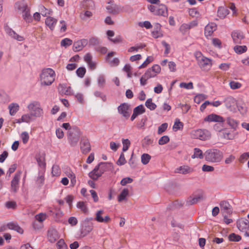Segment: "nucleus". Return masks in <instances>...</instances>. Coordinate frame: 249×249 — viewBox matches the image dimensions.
<instances>
[{"label":"nucleus","instance_id":"09e8293b","mask_svg":"<svg viewBox=\"0 0 249 249\" xmlns=\"http://www.w3.org/2000/svg\"><path fill=\"white\" fill-rule=\"evenodd\" d=\"M202 196H198L193 198L190 197L188 199L187 201V203L188 205H192L198 202L200 199H201Z\"/></svg>","mask_w":249,"mask_h":249},{"label":"nucleus","instance_id":"aec40b11","mask_svg":"<svg viewBox=\"0 0 249 249\" xmlns=\"http://www.w3.org/2000/svg\"><path fill=\"white\" fill-rule=\"evenodd\" d=\"M104 213V211L99 210L96 213L95 220L100 223H107L110 220V218L108 215H106L103 216L102 215Z\"/></svg>","mask_w":249,"mask_h":249},{"label":"nucleus","instance_id":"4468645a","mask_svg":"<svg viewBox=\"0 0 249 249\" xmlns=\"http://www.w3.org/2000/svg\"><path fill=\"white\" fill-rule=\"evenodd\" d=\"M160 71L161 69L159 65H154L151 68L148 69L144 74L150 79L156 76L160 72Z\"/></svg>","mask_w":249,"mask_h":249},{"label":"nucleus","instance_id":"a211bd4d","mask_svg":"<svg viewBox=\"0 0 249 249\" xmlns=\"http://www.w3.org/2000/svg\"><path fill=\"white\" fill-rule=\"evenodd\" d=\"M84 61L87 64L89 69L94 70L96 68L97 62L92 61V55L89 53H87L84 56Z\"/></svg>","mask_w":249,"mask_h":249},{"label":"nucleus","instance_id":"20e7f679","mask_svg":"<svg viewBox=\"0 0 249 249\" xmlns=\"http://www.w3.org/2000/svg\"><path fill=\"white\" fill-rule=\"evenodd\" d=\"M190 136L193 139H198L202 141H206L211 138V132L205 128H198L192 130Z\"/></svg>","mask_w":249,"mask_h":249},{"label":"nucleus","instance_id":"e2e57ef3","mask_svg":"<svg viewBox=\"0 0 249 249\" xmlns=\"http://www.w3.org/2000/svg\"><path fill=\"white\" fill-rule=\"evenodd\" d=\"M58 249H68L67 246L63 239H60L56 244Z\"/></svg>","mask_w":249,"mask_h":249},{"label":"nucleus","instance_id":"c85d7f7f","mask_svg":"<svg viewBox=\"0 0 249 249\" xmlns=\"http://www.w3.org/2000/svg\"><path fill=\"white\" fill-rule=\"evenodd\" d=\"M98 166H95L94 169L89 173V176L94 180H96L102 174L98 169Z\"/></svg>","mask_w":249,"mask_h":249},{"label":"nucleus","instance_id":"a18cd8bd","mask_svg":"<svg viewBox=\"0 0 249 249\" xmlns=\"http://www.w3.org/2000/svg\"><path fill=\"white\" fill-rule=\"evenodd\" d=\"M183 127V123L180 122L179 119H176L173 127V128L174 130V131H177L178 130L182 129Z\"/></svg>","mask_w":249,"mask_h":249},{"label":"nucleus","instance_id":"69168bd1","mask_svg":"<svg viewBox=\"0 0 249 249\" xmlns=\"http://www.w3.org/2000/svg\"><path fill=\"white\" fill-rule=\"evenodd\" d=\"M20 137L24 144H26L28 142L29 139V136L27 132H23L20 135Z\"/></svg>","mask_w":249,"mask_h":249},{"label":"nucleus","instance_id":"79ce46f5","mask_svg":"<svg viewBox=\"0 0 249 249\" xmlns=\"http://www.w3.org/2000/svg\"><path fill=\"white\" fill-rule=\"evenodd\" d=\"M145 105L150 110H154L157 107V105L152 102L151 98L147 99L145 103Z\"/></svg>","mask_w":249,"mask_h":249},{"label":"nucleus","instance_id":"f704fd0d","mask_svg":"<svg viewBox=\"0 0 249 249\" xmlns=\"http://www.w3.org/2000/svg\"><path fill=\"white\" fill-rule=\"evenodd\" d=\"M14 7L16 9L23 12L24 11L28 9V7L26 4L21 1H18L15 3Z\"/></svg>","mask_w":249,"mask_h":249},{"label":"nucleus","instance_id":"423d86ee","mask_svg":"<svg viewBox=\"0 0 249 249\" xmlns=\"http://www.w3.org/2000/svg\"><path fill=\"white\" fill-rule=\"evenodd\" d=\"M148 10L153 15L167 17L168 16V9L167 6L163 4L160 3L157 5L150 4L147 6Z\"/></svg>","mask_w":249,"mask_h":249},{"label":"nucleus","instance_id":"f3484780","mask_svg":"<svg viewBox=\"0 0 249 249\" xmlns=\"http://www.w3.org/2000/svg\"><path fill=\"white\" fill-rule=\"evenodd\" d=\"M221 211L224 214H230L232 213L231 206L227 200H222L219 203Z\"/></svg>","mask_w":249,"mask_h":249},{"label":"nucleus","instance_id":"0eeeda50","mask_svg":"<svg viewBox=\"0 0 249 249\" xmlns=\"http://www.w3.org/2000/svg\"><path fill=\"white\" fill-rule=\"evenodd\" d=\"M80 135V131L76 127L68 131V140L71 146L74 147L77 145Z\"/></svg>","mask_w":249,"mask_h":249},{"label":"nucleus","instance_id":"6e6d98bb","mask_svg":"<svg viewBox=\"0 0 249 249\" xmlns=\"http://www.w3.org/2000/svg\"><path fill=\"white\" fill-rule=\"evenodd\" d=\"M179 87L181 88H184L187 89H192L194 88L193 84L192 82L188 83L181 82L179 84Z\"/></svg>","mask_w":249,"mask_h":249},{"label":"nucleus","instance_id":"39448f33","mask_svg":"<svg viewBox=\"0 0 249 249\" xmlns=\"http://www.w3.org/2000/svg\"><path fill=\"white\" fill-rule=\"evenodd\" d=\"M206 160L211 162H219L222 160L223 154L222 152L217 149H210L206 151L204 153Z\"/></svg>","mask_w":249,"mask_h":249},{"label":"nucleus","instance_id":"774afa93","mask_svg":"<svg viewBox=\"0 0 249 249\" xmlns=\"http://www.w3.org/2000/svg\"><path fill=\"white\" fill-rule=\"evenodd\" d=\"M94 95L97 97H100L103 102L107 101L106 95L99 91H95L94 92Z\"/></svg>","mask_w":249,"mask_h":249},{"label":"nucleus","instance_id":"680f3d73","mask_svg":"<svg viewBox=\"0 0 249 249\" xmlns=\"http://www.w3.org/2000/svg\"><path fill=\"white\" fill-rule=\"evenodd\" d=\"M189 14L192 17H198L200 16L199 13L196 8L190 9L189 10Z\"/></svg>","mask_w":249,"mask_h":249},{"label":"nucleus","instance_id":"9d476101","mask_svg":"<svg viewBox=\"0 0 249 249\" xmlns=\"http://www.w3.org/2000/svg\"><path fill=\"white\" fill-rule=\"evenodd\" d=\"M238 135V132L235 130L231 131L229 128H225L219 134V137L221 138L227 140H232L234 139Z\"/></svg>","mask_w":249,"mask_h":249},{"label":"nucleus","instance_id":"ddd939ff","mask_svg":"<svg viewBox=\"0 0 249 249\" xmlns=\"http://www.w3.org/2000/svg\"><path fill=\"white\" fill-rule=\"evenodd\" d=\"M223 102L226 107L231 111L235 109L237 103L236 100L232 96H229L225 98Z\"/></svg>","mask_w":249,"mask_h":249},{"label":"nucleus","instance_id":"ea45409f","mask_svg":"<svg viewBox=\"0 0 249 249\" xmlns=\"http://www.w3.org/2000/svg\"><path fill=\"white\" fill-rule=\"evenodd\" d=\"M16 121L18 124H21L22 123L29 124L32 122L29 119V116L28 115H27L26 114L22 115L21 118L17 119Z\"/></svg>","mask_w":249,"mask_h":249},{"label":"nucleus","instance_id":"a878e982","mask_svg":"<svg viewBox=\"0 0 249 249\" xmlns=\"http://www.w3.org/2000/svg\"><path fill=\"white\" fill-rule=\"evenodd\" d=\"M152 36L155 38L161 37L163 36L161 31V25L156 23L154 25V29L152 32Z\"/></svg>","mask_w":249,"mask_h":249},{"label":"nucleus","instance_id":"c756f323","mask_svg":"<svg viewBox=\"0 0 249 249\" xmlns=\"http://www.w3.org/2000/svg\"><path fill=\"white\" fill-rule=\"evenodd\" d=\"M8 108L10 115L14 116L19 110V106L17 103H13L9 105Z\"/></svg>","mask_w":249,"mask_h":249},{"label":"nucleus","instance_id":"7ed1b4c3","mask_svg":"<svg viewBox=\"0 0 249 249\" xmlns=\"http://www.w3.org/2000/svg\"><path fill=\"white\" fill-rule=\"evenodd\" d=\"M55 72L51 68L43 69L40 74L41 84L44 86L51 85L54 81Z\"/></svg>","mask_w":249,"mask_h":249},{"label":"nucleus","instance_id":"e433bc0d","mask_svg":"<svg viewBox=\"0 0 249 249\" xmlns=\"http://www.w3.org/2000/svg\"><path fill=\"white\" fill-rule=\"evenodd\" d=\"M22 18L28 23H31L33 21V18L30 14L29 8L22 12Z\"/></svg>","mask_w":249,"mask_h":249},{"label":"nucleus","instance_id":"bf43d9fd","mask_svg":"<svg viewBox=\"0 0 249 249\" xmlns=\"http://www.w3.org/2000/svg\"><path fill=\"white\" fill-rule=\"evenodd\" d=\"M229 239L231 241L238 242L241 240V237L240 235L232 233L229 235Z\"/></svg>","mask_w":249,"mask_h":249},{"label":"nucleus","instance_id":"1a4fd4ad","mask_svg":"<svg viewBox=\"0 0 249 249\" xmlns=\"http://www.w3.org/2000/svg\"><path fill=\"white\" fill-rule=\"evenodd\" d=\"M237 227L246 237H249V221L247 219H241L237 222Z\"/></svg>","mask_w":249,"mask_h":249},{"label":"nucleus","instance_id":"6e6552de","mask_svg":"<svg viewBox=\"0 0 249 249\" xmlns=\"http://www.w3.org/2000/svg\"><path fill=\"white\" fill-rule=\"evenodd\" d=\"M92 219V218H87L83 222L80 229L81 237L86 236L92 230L93 224L89 222Z\"/></svg>","mask_w":249,"mask_h":249},{"label":"nucleus","instance_id":"5701e85b","mask_svg":"<svg viewBox=\"0 0 249 249\" xmlns=\"http://www.w3.org/2000/svg\"><path fill=\"white\" fill-rule=\"evenodd\" d=\"M88 41L86 39H82L74 42L73 43V50L78 52L81 50L88 44Z\"/></svg>","mask_w":249,"mask_h":249},{"label":"nucleus","instance_id":"2eb2a0df","mask_svg":"<svg viewBox=\"0 0 249 249\" xmlns=\"http://www.w3.org/2000/svg\"><path fill=\"white\" fill-rule=\"evenodd\" d=\"M80 147L81 152L84 154H87L91 150L90 142L86 138H82L81 139Z\"/></svg>","mask_w":249,"mask_h":249},{"label":"nucleus","instance_id":"dca6fc26","mask_svg":"<svg viewBox=\"0 0 249 249\" xmlns=\"http://www.w3.org/2000/svg\"><path fill=\"white\" fill-rule=\"evenodd\" d=\"M108 3L110 4L107 6L106 8L108 12L110 14H116L121 12L126 11L125 7H121L117 4L110 3V2H108Z\"/></svg>","mask_w":249,"mask_h":249},{"label":"nucleus","instance_id":"f8f14e48","mask_svg":"<svg viewBox=\"0 0 249 249\" xmlns=\"http://www.w3.org/2000/svg\"><path fill=\"white\" fill-rule=\"evenodd\" d=\"M197 63L199 67L205 71L210 70L213 65L212 60L205 56L199 60Z\"/></svg>","mask_w":249,"mask_h":249},{"label":"nucleus","instance_id":"8fccbe9b","mask_svg":"<svg viewBox=\"0 0 249 249\" xmlns=\"http://www.w3.org/2000/svg\"><path fill=\"white\" fill-rule=\"evenodd\" d=\"M206 98V96L205 95L203 94H199L196 95L194 99V102L199 104H200L202 101H203L204 99H205Z\"/></svg>","mask_w":249,"mask_h":249},{"label":"nucleus","instance_id":"052dcab7","mask_svg":"<svg viewBox=\"0 0 249 249\" xmlns=\"http://www.w3.org/2000/svg\"><path fill=\"white\" fill-rule=\"evenodd\" d=\"M72 43V40L68 38H65L62 39L61 41V45L62 46L65 47V48L71 45Z\"/></svg>","mask_w":249,"mask_h":249},{"label":"nucleus","instance_id":"338daca9","mask_svg":"<svg viewBox=\"0 0 249 249\" xmlns=\"http://www.w3.org/2000/svg\"><path fill=\"white\" fill-rule=\"evenodd\" d=\"M168 124L167 123H163L160 126L158 127V134L160 135L163 132H164L167 128Z\"/></svg>","mask_w":249,"mask_h":249},{"label":"nucleus","instance_id":"3c124183","mask_svg":"<svg viewBox=\"0 0 249 249\" xmlns=\"http://www.w3.org/2000/svg\"><path fill=\"white\" fill-rule=\"evenodd\" d=\"M77 207L80 209L84 213H87L88 212V208L84 202H79L77 204Z\"/></svg>","mask_w":249,"mask_h":249},{"label":"nucleus","instance_id":"603ef678","mask_svg":"<svg viewBox=\"0 0 249 249\" xmlns=\"http://www.w3.org/2000/svg\"><path fill=\"white\" fill-rule=\"evenodd\" d=\"M151 159V156L148 154H143L141 156V161L144 165L147 164Z\"/></svg>","mask_w":249,"mask_h":249},{"label":"nucleus","instance_id":"cd10ccee","mask_svg":"<svg viewBox=\"0 0 249 249\" xmlns=\"http://www.w3.org/2000/svg\"><path fill=\"white\" fill-rule=\"evenodd\" d=\"M193 171V169L187 165L181 166L177 168L175 170L176 173L182 174H190Z\"/></svg>","mask_w":249,"mask_h":249},{"label":"nucleus","instance_id":"0e129e2a","mask_svg":"<svg viewBox=\"0 0 249 249\" xmlns=\"http://www.w3.org/2000/svg\"><path fill=\"white\" fill-rule=\"evenodd\" d=\"M46 214L45 213H39L35 216V219L38 222H42L46 218Z\"/></svg>","mask_w":249,"mask_h":249},{"label":"nucleus","instance_id":"2f4dec72","mask_svg":"<svg viewBox=\"0 0 249 249\" xmlns=\"http://www.w3.org/2000/svg\"><path fill=\"white\" fill-rule=\"evenodd\" d=\"M227 124L234 130H235L238 126V122L231 117H227L225 120Z\"/></svg>","mask_w":249,"mask_h":249},{"label":"nucleus","instance_id":"7c9ffc66","mask_svg":"<svg viewBox=\"0 0 249 249\" xmlns=\"http://www.w3.org/2000/svg\"><path fill=\"white\" fill-rule=\"evenodd\" d=\"M44 171H39L38 177L36 180V183L38 187H40L44 183L45 178L44 176Z\"/></svg>","mask_w":249,"mask_h":249},{"label":"nucleus","instance_id":"72a5a7b5","mask_svg":"<svg viewBox=\"0 0 249 249\" xmlns=\"http://www.w3.org/2000/svg\"><path fill=\"white\" fill-rule=\"evenodd\" d=\"M204 154L201 149L198 148H195L194 149V154L191 156L192 159H202L204 158Z\"/></svg>","mask_w":249,"mask_h":249},{"label":"nucleus","instance_id":"412c9836","mask_svg":"<svg viewBox=\"0 0 249 249\" xmlns=\"http://www.w3.org/2000/svg\"><path fill=\"white\" fill-rule=\"evenodd\" d=\"M231 37L233 42L235 44L242 43V40L244 38V36L242 32L234 31L231 33Z\"/></svg>","mask_w":249,"mask_h":249},{"label":"nucleus","instance_id":"864d4df0","mask_svg":"<svg viewBox=\"0 0 249 249\" xmlns=\"http://www.w3.org/2000/svg\"><path fill=\"white\" fill-rule=\"evenodd\" d=\"M122 143L123 145L122 150L123 152H125L128 149L130 145V142L128 139H123Z\"/></svg>","mask_w":249,"mask_h":249},{"label":"nucleus","instance_id":"49530a36","mask_svg":"<svg viewBox=\"0 0 249 249\" xmlns=\"http://www.w3.org/2000/svg\"><path fill=\"white\" fill-rule=\"evenodd\" d=\"M145 47L144 44H141L137 45L135 46L131 47L128 49V52L129 53H134L138 52L140 49H143Z\"/></svg>","mask_w":249,"mask_h":249},{"label":"nucleus","instance_id":"4be33fe9","mask_svg":"<svg viewBox=\"0 0 249 249\" xmlns=\"http://www.w3.org/2000/svg\"><path fill=\"white\" fill-rule=\"evenodd\" d=\"M59 236L57 231L53 229H51L48 231V239L49 242L51 243L55 242L58 239Z\"/></svg>","mask_w":249,"mask_h":249},{"label":"nucleus","instance_id":"37998d69","mask_svg":"<svg viewBox=\"0 0 249 249\" xmlns=\"http://www.w3.org/2000/svg\"><path fill=\"white\" fill-rule=\"evenodd\" d=\"M154 142L153 138L150 137L149 136H145L143 139V146H147L149 145H152Z\"/></svg>","mask_w":249,"mask_h":249},{"label":"nucleus","instance_id":"4c0bfd02","mask_svg":"<svg viewBox=\"0 0 249 249\" xmlns=\"http://www.w3.org/2000/svg\"><path fill=\"white\" fill-rule=\"evenodd\" d=\"M109 164L108 162H101L96 166H98V169L99 170L102 174H103L108 169Z\"/></svg>","mask_w":249,"mask_h":249},{"label":"nucleus","instance_id":"f257e3e1","mask_svg":"<svg viewBox=\"0 0 249 249\" xmlns=\"http://www.w3.org/2000/svg\"><path fill=\"white\" fill-rule=\"evenodd\" d=\"M27 108L29 111V113H27L29 116V119L32 122L36 118H40L43 116L44 111L42 108L41 104L37 101H32L28 105Z\"/></svg>","mask_w":249,"mask_h":249},{"label":"nucleus","instance_id":"bb28decb","mask_svg":"<svg viewBox=\"0 0 249 249\" xmlns=\"http://www.w3.org/2000/svg\"><path fill=\"white\" fill-rule=\"evenodd\" d=\"M20 178V174H16L11 181V190L14 192L18 189V184Z\"/></svg>","mask_w":249,"mask_h":249},{"label":"nucleus","instance_id":"a19ab883","mask_svg":"<svg viewBox=\"0 0 249 249\" xmlns=\"http://www.w3.org/2000/svg\"><path fill=\"white\" fill-rule=\"evenodd\" d=\"M228 14V10L224 7H220L218 8L217 11V15L220 18H224Z\"/></svg>","mask_w":249,"mask_h":249},{"label":"nucleus","instance_id":"b1692460","mask_svg":"<svg viewBox=\"0 0 249 249\" xmlns=\"http://www.w3.org/2000/svg\"><path fill=\"white\" fill-rule=\"evenodd\" d=\"M57 22V19L50 17L48 16L45 19V23L46 25L51 30L53 31L56 25V23Z\"/></svg>","mask_w":249,"mask_h":249},{"label":"nucleus","instance_id":"473e14b6","mask_svg":"<svg viewBox=\"0 0 249 249\" xmlns=\"http://www.w3.org/2000/svg\"><path fill=\"white\" fill-rule=\"evenodd\" d=\"M129 195V190L127 188H124L118 196V201L120 202L126 200Z\"/></svg>","mask_w":249,"mask_h":249},{"label":"nucleus","instance_id":"f03ea898","mask_svg":"<svg viewBox=\"0 0 249 249\" xmlns=\"http://www.w3.org/2000/svg\"><path fill=\"white\" fill-rule=\"evenodd\" d=\"M204 121L206 122H216L217 123L213 126V129L217 132V134L219 136L221 132L225 127H224V122L225 119L222 116L216 114L212 113L207 116L204 119Z\"/></svg>","mask_w":249,"mask_h":249},{"label":"nucleus","instance_id":"9b49d317","mask_svg":"<svg viewBox=\"0 0 249 249\" xmlns=\"http://www.w3.org/2000/svg\"><path fill=\"white\" fill-rule=\"evenodd\" d=\"M118 112L125 119H128L130 116V105L126 103H122L117 107Z\"/></svg>","mask_w":249,"mask_h":249},{"label":"nucleus","instance_id":"13d9d810","mask_svg":"<svg viewBox=\"0 0 249 249\" xmlns=\"http://www.w3.org/2000/svg\"><path fill=\"white\" fill-rule=\"evenodd\" d=\"M170 141L169 137L167 135L161 137L159 140L158 143L159 145H164L168 143Z\"/></svg>","mask_w":249,"mask_h":249},{"label":"nucleus","instance_id":"c9c22d12","mask_svg":"<svg viewBox=\"0 0 249 249\" xmlns=\"http://www.w3.org/2000/svg\"><path fill=\"white\" fill-rule=\"evenodd\" d=\"M39 11L43 17H47L48 15H52L53 11L51 9H47L43 5L39 6Z\"/></svg>","mask_w":249,"mask_h":249},{"label":"nucleus","instance_id":"6ab92c4d","mask_svg":"<svg viewBox=\"0 0 249 249\" xmlns=\"http://www.w3.org/2000/svg\"><path fill=\"white\" fill-rule=\"evenodd\" d=\"M5 31L6 33L12 38L18 41H22L24 40V37L23 36L18 35L15 31L8 26L5 27Z\"/></svg>","mask_w":249,"mask_h":249},{"label":"nucleus","instance_id":"393cba45","mask_svg":"<svg viewBox=\"0 0 249 249\" xmlns=\"http://www.w3.org/2000/svg\"><path fill=\"white\" fill-rule=\"evenodd\" d=\"M216 29L217 25L215 23H210L205 26L204 34L206 36H211Z\"/></svg>","mask_w":249,"mask_h":249},{"label":"nucleus","instance_id":"4d7b16f0","mask_svg":"<svg viewBox=\"0 0 249 249\" xmlns=\"http://www.w3.org/2000/svg\"><path fill=\"white\" fill-rule=\"evenodd\" d=\"M86 72V70L84 67H80L76 71L77 75L80 78H83Z\"/></svg>","mask_w":249,"mask_h":249},{"label":"nucleus","instance_id":"58836bf2","mask_svg":"<svg viewBox=\"0 0 249 249\" xmlns=\"http://www.w3.org/2000/svg\"><path fill=\"white\" fill-rule=\"evenodd\" d=\"M98 86L100 88H103L106 84V78L103 74L98 76L97 79Z\"/></svg>","mask_w":249,"mask_h":249},{"label":"nucleus","instance_id":"5fc2aeb1","mask_svg":"<svg viewBox=\"0 0 249 249\" xmlns=\"http://www.w3.org/2000/svg\"><path fill=\"white\" fill-rule=\"evenodd\" d=\"M229 85L232 89H240L242 86V84L240 83L235 81L230 82Z\"/></svg>","mask_w":249,"mask_h":249},{"label":"nucleus","instance_id":"de8ad7c7","mask_svg":"<svg viewBox=\"0 0 249 249\" xmlns=\"http://www.w3.org/2000/svg\"><path fill=\"white\" fill-rule=\"evenodd\" d=\"M145 109L142 105H140L133 109V112H135L138 115H141L144 113Z\"/></svg>","mask_w":249,"mask_h":249},{"label":"nucleus","instance_id":"c03bdc74","mask_svg":"<svg viewBox=\"0 0 249 249\" xmlns=\"http://www.w3.org/2000/svg\"><path fill=\"white\" fill-rule=\"evenodd\" d=\"M234 50L236 53L238 54H241L246 52L247 50V47L246 46H239L236 45L234 47Z\"/></svg>","mask_w":249,"mask_h":249}]
</instances>
